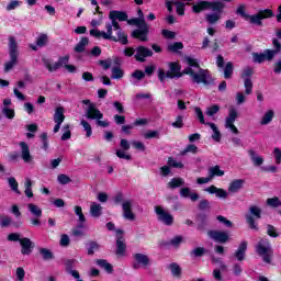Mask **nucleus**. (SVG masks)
<instances>
[{"instance_id": "1", "label": "nucleus", "mask_w": 281, "mask_h": 281, "mask_svg": "<svg viewBox=\"0 0 281 281\" xmlns=\"http://www.w3.org/2000/svg\"><path fill=\"white\" fill-rule=\"evenodd\" d=\"M168 67L169 70L167 72L164 68L158 69V80H160V82H166V78L173 80V78L190 76L191 81L194 85H204V87H210V85H212V74H210V70H200V74H196L194 69L186 67L181 71V65L177 61L169 63Z\"/></svg>"}, {"instance_id": "2", "label": "nucleus", "mask_w": 281, "mask_h": 281, "mask_svg": "<svg viewBox=\"0 0 281 281\" xmlns=\"http://www.w3.org/2000/svg\"><path fill=\"white\" fill-rule=\"evenodd\" d=\"M236 14H239L241 19H245L250 25H257V27H262L265 19H273L274 13L271 9L259 10L255 14H247L245 12V5H239L236 10Z\"/></svg>"}, {"instance_id": "3", "label": "nucleus", "mask_w": 281, "mask_h": 281, "mask_svg": "<svg viewBox=\"0 0 281 281\" xmlns=\"http://www.w3.org/2000/svg\"><path fill=\"white\" fill-rule=\"evenodd\" d=\"M272 45L274 47L273 49L266 48L263 53H252V63H257L258 65H262L265 60L271 63L281 53V43L278 38H272Z\"/></svg>"}, {"instance_id": "4", "label": "nucleus", "mask_w": 281, "mask_h": 281, "mask_svg": "<svg viewBox=\"0 0 281 281\" xmlns=\"http://www.w3.org/2000/svg\"><path fill=\"white\" fill-rule=\"evenodd\" d=\"M191 12L193 14H201V12H205L206 10H211L212 12H223L225 10V4L222 1L199 0L198 2L191 3Z\"/></svg>"}, {"instance_id": "5", "label": "nucleus", "mask_w": 281, "mask_h": 281, "mask_svg": "<svg viewBox=\"0 0 281 281\" xmlns=\"http://www.w3.org/2000/svg\"><path fill=\"white\" fill-rule=\"evenodd\" d=\"M256 254L262 258L266 265H271V260H273V247H271V240H269V238H260L256 245Z\"/></svg>"}, {"instance_id": "6", "label": "nucleus", "mask_w": 281, "mask_h": 281, "mask_svg": "<svg viewBox=\"0 0 281 281\" xmlns=\"http://www.w3.org/2000/svg\"><path fill=\"white\" fill-rule=\"evenodd\" d=\"M9 57L10 60L4 63V74L12 71L16 63H19V44H16L14 36L9 37Z\"/></svg>"}, {"instance_id": "7", "label": "nucleus", "mask_w": 281, "mask_h": 281, "mask_svg": "<svg viewBox=\"0 0 281 281\" xmlns=\"http://www.w3.org/2000/svg\"><path fill=\"white\" fill-rule=\"evenodd\" d=\"M86 117L88 120H95L97 126H101L102 128H109V126L111 125L109 121H102L104 114L100 112V109H98L93 103L89 104L86 111Z\"/></svg>"}, {"instance_id": "8", "label": "nucleus", "mask_w": 281, "mask_h": 281, "mask_svg": "<svg viewBox=\"0 0 281 281\" xmlns=\"http://www.w3.org/2000/svg\"><path fill=\"white\" fill-rule=\"evenodd\" d=\"M245 218L249 229H254L255 232H258V229L260 228L258 227V222H256V218L257 220L262 218V209L256 205H251L249 207V214H246Z\"/></svg>"}, {"instance_id": "9", "label": "nucleus", "mask_w": 281, "mask_h": 281, "mask_svg": "<svg viewBox=\"0 0 281 281\" xmlns=\"http://www.w3.org/2000/svg\"><path fill=\"white\" fill-rule=\"evenodd\" d=\"M116 256L124 257L126 256V239L124 238V231L116 229Z\"/></svg>"}, {"instance_id": "10", "label": "nucleus", "mask_w": 281, "mask_h": 281, "mask_svg": "<svg viewBox=\"0 0 281 281\" xmlns=\"http://www.w3.org/2000/svg\"><path fill=\"white\" fill-rule=\"evenodd\" d=\"M209 237L214 240L215 243H218L220 245H225L229 243V233L226 231H209L207 232Z\"/></svg>"}, {"instance_id": "11", "label": "nucleus", "mask_w": 281, "mask_h": 281, "mask_svg": "<svg viewBox=\"0 0 281 281\" xmlns=\"http://www.w3.org/2000/svg\"><path fill=\"white\" fill-rule=\"evenodd\" d=\"M155 212L158 216V221H160V223H162L164 225H167L168 227H170V225L175 224V216H172V214L164 211V207L156 206Z\"/></svg>"}, {"instance_id": "12", "label": "nucleus", "mask_w": 281, "mask_h": 281, "mask_svg": "<svg viewBox=\"0 0 281 281\" xmlns=\"http://www.w3.org/2000/svg\"><path fill=\"white\" fill-rule=\"evenodd\" d=\"M153 57V50L146 46H137L136 54L134 55L137 63H146V58Z\"/></svg>"}, {"instance_id": "13", "label": "nucleus", "mask_w": 281, "mask_h": 281, "mask_svg": "<svg viewBox=\"0 0 281 281\" xmlns=\"http://www.w3.org/2000/svg\"><path fill=\"white\" fill-rule=\"evenodd\" d=\"M149 32L150 29L148 27V24H143L142 26H138V29L132 32V38H137L138 41L146 43V41H148Z\"/></svg>"}, {"instance_id": "14", "label": "nucleus", "mask_w": 281, "mask_h": 281, "mask_svg": "<svg viewBox=\"0 0 281 281\" xmlns=\"http://www.w3.org/2000/svg\"><path fill=\"white\" fill-rule=\"evenodd\" d=\"M133 269H139V267H148L150 265V258L147 255L137 252L133 255Z\"/></svg>"}, {"instance_id": "15", "label": "nucleus", "mask_w": 281, "mask_h": 281, "mask_svg": "<svg viewBox=\"0 0 281 281\" xmlns=\"http://www.w3.org/2000/svg\"><path fill=\"white\" fill-rule=\"evenodd\" d=\"M21 254L22 256H30L34 251V241L32 239L24 237L20 239Z\"/></svg>"}, {"instance_id": "16", "label": "nucleus", "mask_w": 281, "mask_h": 281, "mask_svg": "<svg viewBox=\"0 0 281 281\" xmlns=\"http://www.w3.org/2000/svg\"><path fill=\"white\" fill-rule=\"evenodd\" d=\"M19 146L21 148L22 161H24V164H32V161H34V157H32V154L30 153V145L25 142H20Z\"/></svg>"}, {"instance_id": "17", "label": "nucleus", "mask_w": 281, "mask_h": 281, "mask_svg": "<svg viewBox=\"0 0 281 281\" xmlns=\"http://www.w3.org/2000/svg\"><path fill=\"white\" fill-rule=\"evenodd\" d=\"M204 192H209V194H215L217 199H227L229 196V193H227V190L221 189L214 184L210 186L209 188L204 189Z\"/></svg>"}, {"instance_id": "18", "label": "nucleus", "mask_w": 281, "mask_h": 281, "mask_svg": "<svg viewBox=\"0 0 281 281\" xmlns=\"http://www.w3.org/2000/svg\"><path fill=\"white\" fill-rule=\"evenodd\" d=\"M123 207V216L126 221H135V213H133V202L131 200H126L122 203Z\"/></svg>"}, {"instance_id": "19", "label": "nucleus", "mask_w": 281, "mask_h": 281, "mask_svg": "<svg viewBox=\"0 0 281 281\" xmlns=\"http://www.w3.org/2000/svg\"><path fill=\"white\" fill-rule=\"evenodd\" d=\"M247 247H248V243L247 240H243L237 250L234 254V257L236 258V260H238V262H243V260H245V256L247 254Z\"/></svg>"}, {"instance_id": "20", "label": "nucleus", "mask_w": 281, "mask_h": 281, "mask_svg": "<svg viewBox=\"0 0 281 281\" xmlns=\"http://www.w3.org/2000/svg\"><path fill=\"white\" fill-rule=\"evenodd\" d=\"M48 42L49 37H47V34L42 33L36 40V45L30 44L29 47L30 49H33V52H38V47H45V45H47Z\"/></svg>"}, {"instance_id": "21", "label": "nucleus", "mask_w": 281, "mask_h": 281, "mask_svg": "<svg viewBox=\"0 0 281 281\" xmlns=\"http://www.w3.org/2000/svg\"><path fill=\"white\" fill-rule=\"evenodd\" d=\"M109 19H110V21L124 22V21H127L128 13H126L125 11L112 10L109 13Z\"/></svg>"}, {"instance_id": "22", "label": "nucleus", "mask_w": 281, "mask_h": 281, "mask_svg": "<svg viewBox=\"0 0 281 281\" xmlns=\"http://www.w3.org/2000/svg\"><path fill=\"white\" fill-rule=\"evenodd\" d=\"M196 228L199 232H205V227L207 226V215L205 213H199L195 217Z\"/></svg>"}, {"instance_id": "23", "label": "nucleus", "mask_w": 281, "mask_h": 281, "mask_svg": "<svg viewBox=\"0 0 281 281\" xmlns=\"http://www.w3.org/2000/svg\"><path fill=\"white\" fill-rule=\"evenodd\" d=\"M245 186V179H235L233 180L228 186V192L236 193L240 190H243V187Z\"/></svg>"}, {"instance_id": "24", "label": "nucleus", "mask_w": 281, "mask_h": 281, "mask_svg": "<svg viewBox=\"0 0 281 281\" xmlns=\"http://www.w3.org/2000/svg\"><path fill=\"white\" fill-rule=\"evenodd\" d=\"M221 14H223V12H217V11H213V13L206 14L205 15L206 23H209L210 25H216V23L221 21Z\"/></svg>"}, {"instance_id": "25", "label": "nucleus", "mask_w": 281, "mask_h": 281, "mask_svg": "<svg viewBox=\"0 0 281 281\" xmlns=\"http://www.w3.org/2000/svg\"><path fill=\"white\" fill-rule=\"evenodd\" d=\"M74 212H75L76 216L79 217L78 227H79L80 229H82V227H85V223H87V217H85V213H82V206L76 205V206L74 207Z\"/></svg>"}, {"instance_id": "26", "label": "nucleus", "mask_w": 281, "mask_h": 281, "mask_svg": "<svg viewBox=\"0 0 281 281\" xmlns=\"http://www.w3.org/2000/svg\"><path fill=\"white\" fill-rule=\"evenodd\" d=\"M181 186H186V181L183 180V178H172L168 183H167V188H169V190H177V188H181Z\"/></svg>"}, {"instance_id": "27", "label": "nucleus", "mask_w": 281, "mask_h": 281, "mask_svg": "<svg viewBox=\"0 0 281 281\" xmlns=\"http://www.w3.org/2000/svg\"><path fill=\"white\" fill-rule=\"evenodd\" d=\"M117 37L112 40L113 43H120L121 45H128V34H126L123 30L116 32Z\"/></svg>"}, {"instance_id": "28", "label": "nucleus", "mask_w": 281, "mask_h": 281, "mask_svg": "<svg viewBox=\"0 0 281 281\" xmlns=\"http://www.w3.org/2000/svg\"><path fill=\"white\" fill-rule=\"evenodd\" d=\"M54 122L63 123L65 122V108L63 105H58L55 109V114L53 116Z\"/></svg>"}, {"instance_id": "29", "label": "nucleus", "mask_w": 281, "mask_h": 281, "mask_svg": "<svg viewBox=\"0 0 281 281\" xmlns=\"http://www.w3.org/2000/svg\"><path fill=\"white\" fill-rule=\"evenodd\" d=\"M90 214L93 218H100L102 216V205L92 202L90 205Z\"/></svg>"}, {"instance_id": "30", "label": "nucleus", "mask_w": 281, "mask_h": 281, "mask_svg": "<svg viewBox=\"0 0 281 281\" xmlns=\"http://www.w3.org/2000/svg\"><path fill=\"white\" fill-rule=\"evenodd\" d=\"M186 63H187V65H189L190 69H192V67L194 69H198V72H195V74H201V70L209 71L207 69L201 68V64H199V60H196L192 57H186Z\"/></svg>"}, {"instance_id": "31", "label": "nucleus", "mask_w": 281, "mask_h": 281, "mask_svg": "<svg viewBox=\"0 0 281 281\" xmlns=\"http://www.w3.org/2000/svg\"><path fill=\"white\" fill-rule=\"evenodd\" d=\"M176 5V12L178 16H184L186 15V5H192L191 2H181V0L175 1Z\"/></svg>"}, {"instance_id": "32", "label": "nucleus", "mask_w": 281, "mask_h": 281, "mask_svg": "<svg viewBox=\"0 0 281 281\" xmlns=\"http://www.w3.org/2000/svg\"><path fill=\"white\" fill-rule=\"evenodd\" d=\"M86 247L88 248V256H93L95 251H100V244L95 240L88 241Z\"/></svg>"}, {"instance_id": "33", "label": "nucleus", "mask_w": 281, "mask_h": 281, "mask_svg": "<svg viewBox=\"0 0 281 281\" xmlns=\"http://www.w3.org/2000/svg\"><path fill=\"white\" fill-rule=\"evenodd\" d=\"M27 210L35 216V218H41L43 216V210L34 203L27 204Z\"/></svg>"}, {"instance_id": "34", "label": "nucleus", "mask_w": 281, "mask_h": 281, "mask_svg": "<svg viewBox=\"0 0 281 281\" xmlns=\"http://www.w3.org/2000/svg\"><path fill=\"white\" fill-rule=\"evenodd\" d=\"M276 115V112H273V110H269V111H267L265 114H263V116H262V119H261V121H260V124L262 125V126H267V124H271V122H273V116Z\"/></svg>"}, {"instance_id": "35", "label": "nucleus", "mask_w": 281, "mask_h": 281, "mask_svg": "<svg viewBox=\"0 0 281 281\" xmlns=\"http://www.w3.org/2000/svg\"><path fill=\"white\" fill-rule=\"evenodd\" d=\"M87 45H89V37H81L79 43L75 46V52L77 54H82L85 52Z\"/></svg>"}, {"instance_id": "36", "label": "nucleus", "mask_w": 281, "mask_h": 281, "mask_svg": "<svg viewBox=\"0 0 281 281\" xmlns=\"http://www.w3.org/2000/svg\"><path fill=\"white\" fill-rule=\"evenodd\" d=\"M95 263L98 267H101V269H104L106 273H113V265L109 263L105 259H97Z\"/></svg>"}, {"instance_id": "37", "label": "nucleus", "mask_w": 281, "mask_h": 281, "mask_svg": "<svg viewBox=\"0 0 281 281\" xmlns=\"http://www.w3.org/2000/svg\"><path fill=\"white\" fill-rule=\"evenodd\" d=\"M183 49V42H175L172 44H168L167 50L171 54H179Z\"/></svg>"}, {"instance_id": "38", "label": "nucleus", "mask_w": 281, "mask_h": 281, "mask_svg": "<svg viewBox=\"0 0 281 281\" xmlns=\"http://www.w3.org/2000/svg\"><path fill=\"white\" fill-rule=\"evenodd\" d=\"M206 254H210V250L205 249V247H196L190 251V256H193V258H203Z\"/></svg>"}, {"instance_id": "39", "label": "nucleus", "mask_w": 281, "mask_h": 281, "mask_svg": "<svg viewBox=\"0 0 281 281\" xmlns=\"http://www.w3.org/2000/svg\"><path fill=\"white\" fill-rule=\"evenodd\" d=\"M238 119V111H236V109L232 108L228 110V116L226 117L225 121V126L228 124H234V122H236V120Z\"/></svg>"}, {"instance_id": "40", "label": "nucleus", "mask_w": 281, "mask_h": 281, "mask_svg": "<svg viewBox=\"0 0 281 281\" xmlns=\"http://www.w3.org/2000/svg\"><path fill=\"white\" fill-rule=\"evenodd\" d=\"M234 76V63L227 61L224 67V78L225 80H229Z\"/></svg>"}, {"instance_id": "41", "label": "nucleus", "mask_w": 281, "mask_h": 281, "mask_svg": "<svg viewBox=\"0 0 281 281\" xmlns=\"http://www.w3.org/2000/svg\"><path fill=\"white\" fill-rule=\"evenodd\" d=\"M225 175V171L221 169V166L216 165L214 167H211L209 169V176L211 177V179H213L214 177H223Z\"/></svg>"}, {"instance_id": "42", "label": "nucleus", "mask_w": 281, "mask_h": 281, "mask_svg": "<svg viewBox=\"0 0 281 281\" xmlns=\"http://www.w3.org/2000/svg\"><path fill=\"white\" fill-rule=\"evenodd\" d=\"M106 32L103 31L104 41H115V36H113V25L111 23L105 24Z\"/></svg>"}, {"instance_id": "43", "label": "nucleus", "mask_w": 281, "mask_h": 281, "mask_svg": "<svg viewBox=\"0 0 281 281\" xmlns=\"http://www.w3.org/2000/svg\"><path fill=\"white\" fill-rule=\"evenodd\" d=\"M113 80H122L124 78V70L120 66H115L112 68V76Z\"/></svg>"}, {"instance_id": "44", "label": "nucleus", "mask_w": 281, "mask_h": 281, "mask_svg": "<svg viewBox=\"0 0 281 281\" xmlns=\"http://www.w3.org/2000/svg\"><path fill=\"white\" fill-rule=\"evenodd\" d=\"M248 155L255 166H262V164H265L262 157H256V151L254 149L248 150Z\"/></svg>"}, {"instance_id": "45", "label": "nucleus", "mask_w": 281, "mask_h": 281, "mask_svg": "<svg viewBox=\"0 0 281 281\" xmlns=\"http://www.w3.org/2000/svg\"><path fill=\"white\" fill-rule=\"evenodd\" d=\"M188 153H191V155H196V153H199V147L194 144H189L183 150L180 151V155L183 157L188 155Z\"/></svg>"}, {"instance_id": "46", "label": "nucleus", "mask_w": 281, "mask_h": 281, "mask_svg": "<svg viewBox=\"0 0 281 281\" xmlns=\"http://www.w3.org/2000/svg\"><path fill=\"white\" fill-rule=\"evenodd\" d=\"M267 235L270 238H279L280 237V232L278 231V228L276 226H273L272 224H267Z\"/></svg>"}, {"instance_id": "47", "label": "nucleus", "mask_w": 281, "mask_h": 281, "mask_svg": "<svg viewBox=\"0 0 281 281\" xmlns=\"http://www.w3.org/2000/svg\"><path fill=\"white\" fill-rule=\"evenodd\" d=\"M169 269L173 278H181V266L177 262H172L169 265Z\"/></svg>"}, {"instance_id": "48", "label": "nucleus", "mask_w": 281, "mask_h": 281, "mask_svg": "<svg viewBox=\"0 0 281 281\" xmlns=\"http://www.w3.org/2000/svg\"><path fill=\"white\" fill-rule=\"evenodd\" d=\"M266 203H267L268 207H273V209L281 207V201H280V198H278V196L268 198L266 200Z\"/></svg>"}, {"instance_id": "49", "label": "nucleus", "mask_w": 281, "mask_h": 281, "mask_svg": "<svg viewBox=\"0 0 281 281\" xmlns=\"http://www.w3.org/2000/svg\"><path fill=\"white\" fill-rule=\"evenodd\" d=\"M44 65L46 69L52 74L54 71H58L63 66L59 64V61H56L54 65L49 63V60H44Z\"/></svg>"}, {"instance_id": "50", "label": "nucleus", "mask_w": 281, "mask_h": 281, "mask_svg": "<svg viewBox=\"0 0 281 281\" xmlns=\"http://www.w3.org/2000/svg\"><path fill=\"white\" fill-rule=\"evenodd\" d=\"M10 225H12V217H10L5 214H1L0 215V227L5 228V227H10Z\"/></svg>"}, {"instance_id": "51", "label": "nucleus", "mask_w": 281, "mask_h": 281, "mask_svg": "<svg viewBox=\"0 0 281 281\" xmlns=\"http://www.w3.org/2000/svg\"><path fill=\"white\" fill-rule=\"evenodd\" d=\"M40 254L43 260H54V252L47 248H40Z\"/></svg>"}, {"instance_id": "52", "label": "nucleus", "mask_w": 281, "mask_h": 281, "mask_svg": "<svg viewBox=\"0 0 281 281\" xmlns=\"http://www.w3.org/2000/svg\"><path fill=\"white\" fill-rule=\"evenodd\" d=\"M8 183L13 192L15 194H21V191L19 190V182L16 181V178L11 177L8 179Z\"/></svg>"}, {"instance_id": "53", "label": "nucleus", "mask_w": 281, "mask_h": 281, "mask_svg": "<svg viewBox=\"0 0 281 281\" xmlns=\"http://www.w3.org/2000/svg\"><path fill=\"white\" fill-rule=\"evenodd\" d=\"M244 87L246 89L245 91L246 95H251L254 91V82H251V78L244 79Z\"/></svg>"}, {"instance_id": "54", "label": "nucleus", "mask_w": 281, "mask_h": 281, "mask_svg": "<svg viewBox=\"0 0 281 281\" xmlns=\"http://www.w3.org/2000/svg\"><path fill=\"white\" fill-rule=\"evenodd\" d=\"M198 210H200V212H205V210H212V205L209 200L203 199L199 202Z\"/></svg>"}, {"instance_id": "55", "label": "nucleus", "mask_w": 281, "mask_h": 281, "mask_svg": "<svg viewBox=\"0 0 281 281\" xmlns=\"http://www.w3.org/2000/svg\"><path fill=\"white\" fill-rule=\"evenodd\" d=\"M218 111H221V106L218 104H213L206 109V115H209V117H214Z\"/></svg>"}, {"instance_id": "56", "label": "nucleus", "mask_w": 281, "mask_h": 281, "mask_svg": "<svg viewBox=\"0 0 281 281\" xmlns=\"http://www.w3.org/2000/svg\"><path fill=\"white\" fill-rule=\"evenodd\" d=\"M167 165H168L169 168H184L183 162L177 161V160H176L175 158H172V157H169V158H168Z\"/></svg>"}, {"instance_id": "57", "label": "nucleus", "mask_w": 281, "mask_h": 281, "mask_svg": "<svg viewBox=\"0 0 281 281\" xmlns=\"http://www.w3.org/2000/svg\"><path fill=\"white\" fill-rule=\"evenodd\" d=\"M81 126L86 131V137H91L93 135V128H91V124H89V122L81 120Z\"/></svg>"}, {"instance_id": "58", "label": "nucleus", "mask_w": 281, "mask_h": 281, "mask_svg": "<svg viewBox=\"0 0 281 281\" xmlns=\"http://www.w3.org/2000/svg\"><path fill=\"white\" fill-rule=\"evenodd\" d=\"M216 221H218V223H222L224 227H234V223L223 215H217Z\"/></svg>"}, {"instance_id": "59", "label": "nucleus", "mask_w": 281, "mask_h": 281, "mask_svg": "<svg viewBox=\"0 0 281 281\" xmlns=\"http://www.w3.org/2000/svg\"><path fill=\"white\" fill-rule=\"evenodd\" d=\"M2 113H3V115H5V117H7L8 120H14V116L16 115V112H14L13 109H10V108H8V106H4V108L2 109Z\"/></svg>"}, {"instance_id": "60", "label": "nucleus", "mask_w": 281, "mask_h": 281, "mask_svg": "<svg viewBox=\"0 0 281 281\" xmlns=\"http://www.w3.org/2000/svg\"><path fill=\"white\" fill-rule=\"evenodd\" d=\"M145 139H159V132L149 130L144 134Z\"/></svg>"}, {"instance_id": "61", "label": "nucleus", "mask_w": 281, "mask_h": 281, "mask_svg": "<svg viewBox=\"0 0 281 281\" xmlns=\"http://www.w3.org/2000/svg\"><path fill=\"white\" fill-rule=\"evenodd\" d=\"M132 78H134L135 80H138V81L144 80V78H146V72H144V70H142V69H136L132 74Z\"/></svg>"}, {"instance_id": "62", "label": "nucleus", "mask_w": 281, "mask_h": 281, "mask_svg": "<svg viewBox=\"0 0 281 281\" xmlns=\"http://www.w3.org/2000/svg\"><path fill=\"white\" fill-rule=\"evenodd\" d=\"M57 181L61 184V186H67V183H71V178H69V176L65 175V173H60L57 177Z\"/></svg>"}, {"instance_id": "63", "label": "nucleus", "mask_w": 281, "mask_h": 281, "mask_svg": "<svg viewBox=\"0 0 281 281\" xmlns=\"http://www.w3.org/2000/svg\"><path fill=\"white\" fill-rule=\"evenodd\" d=\"M171 126L173 128H181L183 126V116L181 115H178L176 117V122L171 123Z\"/></svg>"}, {"instance_id": "64", "label": "nucleus", "mask_w": 281, "mask_h": 281, "mask_svg": "<svg viewBox=\"0 0 281 281\" xmlns=\"http://www.w3.org/2000/svg\"><path fill=\"white\" fill-rule=\"evenodd\" d=\"M273 156H274L276 164L278 166H280V164H281V149L279 147L274 148Z\"/></svg>"}]
</instances>
